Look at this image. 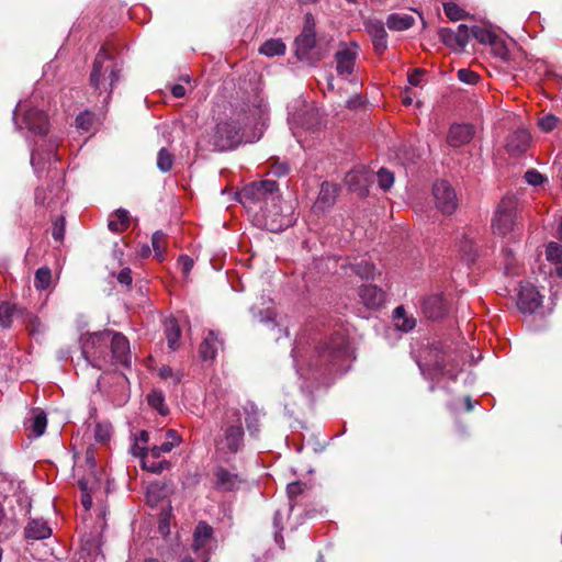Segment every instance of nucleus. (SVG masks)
Here are the masks:
<instances>
[{
	"label": "nucleus",
	"mask_w": 562,
	"mask_h": 562,
	"mask_svg": "<svg viewBox=\"0 0 562 562\" xmlns=\"http://www.w3.org/2000/svg\"><path fill=\"white\" fill-rule=\"evenodd\" d=\"M238 200L252 215L254 224L270 232H281L294 221L292 203L282 200L273 180L251 182L238 193Z\"/></svg>",
	"instance_id": "nucleus-1"
},
{
	"label": "nucleus",
	"mask_w": 562,
	"mask_h": 562,
	"mask_svg": "<svg viewBox=\"0 0 562 562\" xmlns=\"http://www.w3.org/2000/svg\"><path fill=\"white\" fill-rule=\"evenodd\" d=\"M263 110L260 105L245 102H229L223 115L217 119L212 135V144L218 150L235 148L241 142H251L247 128L256 124Z\"/></svg>",
	"instance_id": "nucleus-2"
},
{
	"label": "nucleus",
	"mask_w": 562,
	"mask_h": 562,
	"mask_svg": "<svg viewBox=\"0 0 562 562\" xmlns=\"http://www.w3.org/2000/svg\"><path fill=\"white\" fill-rule=\"evenodd\" d=\"M23 123L29 132L40 136V140L35 143L31 153V164L36 173L59 160L57 149L59 139L56 137L47 138L48 119L47 115L36 109L29 108L23 115Z\"/></svg>",
	"instance_id": "nucleus-3"
},
{
	"label": "nucleus",
	"mask_w": 562,
	"mask_h": 562,
	"mask_svg": "<svg viewBox=\"0 0 562 562\" xmlns=\"http://www.w3.org/2000/svg\"><path fill=\"white\" fill-rule=\"evenodd\" d=\"M353 359L347 336L342 329L324 338L316 347V353L310 363L311 370H324L328 373H342Z\"/></svg>",
	"instance_id": "nucleus-4"
},
{
	"label": "nucleus",
	"mask_w": 562,
	"mask_h": 562,
	"mask_svg": "<svg viewBox=\"0 0 562 562\" xmlns=\"http://www.w3.org/2000/svg\"><path fill=\"white\" fill-rule=\"evenodd\" d=\"M244 428L239 409H227L221 426L216 448L223 453H237L244 447Z\"/></svg>",
	"instance_id": "nucleus-5"
},
{
	"label": "nucleus",
	"mask_w": 562,
	"mask_h": 562,
	"mask_svg": "<svg viewBox=\"0 0 562 562\" xmlns=\"http://www.w3.org/2000/svg\"><path fill=\"white\" fill-rule=\"evenodd\" d=\"M120 69L104 48L97 54L90 74V83L100 94L106 92L110 98L113 87L119 81Z\"/></svg>",
	"instance_id": "nucleus-6"
},
{
	"label": "nucleus",
	"mask_w": 562,
	"mask_h": 562,
	"mask_svg": "<svg viewBox=\"0 0 562 562\" xmlns=\"http://www.w3.org/2000/svg\"><path fill=\"white\" fill-rule=\"evenodd\" d=\"M418 367L424 375L435 376L438 374L456 379L460 370L458 355L445 350L441 344L435 345L428 353L426 362H419Z\"/></svg>",
	"instance_id": "nucleus-7"
},
{
	"label": "nucleus",
	"mask_w": 562,
	"mask_h": 562,
	"mask_svg": "<svg viewBox=\"0 0 562 562\" xmlns=\"http://www.w3.org/2000/svg\"><path fill=\"white\" fill-rule=\"evenodd\" d=\"M110 330L90 334L82 338V355L93 368L104 369L110 364Z\"/></svg>",
	"instance_id": "nucleus-8"
},
{
	"label": "nucleus",
	"mask_w": 562,
	"mask_h": 562,
	"mask_svg": "<svg viewBox=\"0 0 562 562\" xmlns=\"http://www.w3.org/2000/svg\"><path fill=\"white\" fill-rule=\"evenodd\" d=\"M13 318L21 319L29 331L34 335L42 331L41 322L33 313L15 304L3 302L0 304V326L9 328Z\"/></svg>",
	"instance_id": "nucleus-9"
},
{
	"label": "nucleus",
	"mask_w": 562,
	"mask_h": 562,
	"mask_svg": "<svg viewBox=\"0 0 562 562\" xmlns=\"http://www.w3.org/2000/svg\"><path fill=\"white\" fill-rule=\"evenodd\" d=\"M516 217V201L513 196L501 200L492 221L494 234L506 236L514 229Z\"/></svg>",
	"instance_id": "nucleus-10"
},
{
	"label": "nucleus",
	"mask_w": 562,
	"mask_h": 562,
	"mask_svg": "<svg viewBox=\"0 0 562 562\" xmlns=\"http://www.w3.org/2000/svg\"><path fill=\"white\" fill-rule=\"evenodd\" d=\"M110 364H121L123 367H131V348L127 338L116 331L110 330Z\"/></svg>",
	"instance_id": "nucleus-11"
},
{
	"label": "nucleus",
	"mask_w": 562,
	"mask_h": 562,
	"mask_svg": "<svg viewBox=\"0 0 562 562\" xmlns=\"http://www.w3.org/2000/svg\"><path fill=\"white\" fill-rule=\"evenodd\" d=\"M432 194L436 207L446 215L452 214L458 206V198L454 189L449 182L441 180L437 181L432 188Z\"/></svg>",
	"instance_id": "nucleus-12"
},
{
	"label": "nucleus",
	"mask_w": 562,
	"mask_h": 562,
	"mask_svg": "<svg viewBox=\"0 0 562 562\" xmlns=\"http://www.w3.org/2000/svg\"><path fill=\"white\" fill-rule=\"evenodd\" d=\"M315 37L314 22L311 14H307L306 24L302 33L295 40V52L300 59L311 58V53L316 42Z\"/></svg>",
	"instance_id": "nucleus-13"
},
{
	"label": "nucleus",
	"mask_w": 562,
	"mask_h": 562,
	"mask_svg": "<svg viewBox=\"0 0 562 562\" xmlns=\"http://www.w3.org/2000/svg\"><path fill=\"white\" fill-rule=\"evenodd\" d=\"M542 296L537 288L530 283H522L518 293L517 306L525 314H532L541 306Z\"/></svg>",
	"instance_id": "nucleus-14"
},
{
	"label": "nucleus",
	"mask_w": 562,
	"mask_h": 562,
	"mask_svg": "<svg viewBox=\"0 0 562 562\" xmlns=\"http://www.w3.org/2000/svg\"><path fill=\"white\" fill-rule=\"evenodd\" d=\"M288 122L293 135L297 137L295 128L303 127L306 130H316L321 123L319 113L314 108H307L305 111L294 112L292 109L289 112Z\"/></svg>",
	"instance_id": "nucleus-15"
},
{
	"label": "nucleus",
	"mask_w": 562,
	"mask_h": 562,
	"mask_svg": "<svg viewBox=\"0 0 562 562\" xmlns=\"http://www.w3.org/2000/svg\"><path fill=\"white\" fill-rule=\"evenodd\" d=\"M438 35L445 45L453 49H463L470 38L469 29L464 24H460L456 31L448 27L440 29Z\"/></svg>",
	"instance_id": "nucleus-16"
},
{
	"label": "nucleus",
	"mask_w": 562,
	"mask_h": 562,
	"mask_svg": "<svg viewBox=\"0 0 562 562\" xmlns=\"http://www.w3.org/2000/svg\"><path fill=\"white\" fill-rule=\"evenodd\" d=\"M213 539V528L204 522L200 521L193 532L192 549L195 553L202 558H207V549Z\"/></svg>",
	"instance_id": "nucleus-17"
},
{
	"label": "nucleus",
	"mask_w": 562,
	"mask_h": 562,
	"mask_svg": "<svg viewBox=\"0 0 562 562\" xmlns=\"http://www.w3.org/2000/svg\"><path fill=\"white\" fill-rule=\"evenodd\" d=\"M359 297L367 307L379 308L385 303L386 294L374 284H364L359 289Z\"/></svg>",
	"instance_id": "nucleus-18"
},
{
	"label": "nucleus",
	"mask_w": 562,
	"mask_h": 562,
	"mask_svg": "<svg viewBox=\"0 0 562 562\" xmlns=\"http://www.w3.org/2000/svg\"><path fill=\"white\" fill-rule=\"evenodd\" d=\"M52 536V528L42 518H31L24 527V537L27 540H44Z\"/></svg>",
	"instance_id": "nucleus-19"
},
{
	"label": "nucleus",
	"mask_w": 562,
	"mask_h": 562,
	"mask_svg": "<svg viewBox=\"0 0 562 562\" xmlns=\"http://www.w3.org/2000/svg\"><path fill=\"white\" fill-rule=\"evenodd\" d=\"M423 312L430 319H438L447 312V303L442 294H432L423 302Z\"/></svg>",
	"instance_id": "nucleus-20"
},
{
	"label": "nucleus",
	"mask_w": 562,
	"mask_h": 562,
	"mask_svg": "<svg viewBox=\"0 0 562 562\" xmlns=\"http://www.w3.org/2000/svg\"><path fill=\"white\" fill-rule=\"evenodd\" d=\"M357 53L355 49L344 47L335 54L336 70L339 76H349L352 74L356 64Z\"/></svg>",
	"instance_id": "nucleus-21"
},
{
	"label": "nucleus",
	"mask_w": 562,
	"mask_h": 562,
	"mask_svg": "<svg viewBox=\"0 0 562 562\" xmlns=\"http://www.w3.org/2000/svg\"><path fill=\"white\" fill-rule=\"evenodd\" d=\"M223 347V341L215 330H209L200 345V357L202 360H213L217 351Z\"/></svg>",
	"instance_id": "nucleus-22"
},
{
	"label": "nucleus",
	"mask_w": 562,
	"mask_h": 562,
	"mask_svg": "<svg viewBox=\"0 0 562 562\" xmlns=\"http://www.w3.org/2000/svg\"><path fill=\"white\" fill-rule=\"evenodd\" d=\"M530 144V134L526 130L515 131L507 139V151L513 156L522 155Z\"/></svg>",
	"instance_id": "nucleus-23"
},
{
	"label": "nucleus",
	"mask_w": 562,
	"mask_h": 562,
	"mask_svg": "<svg viewBox=\"0 0 562 562\" xmlns=\"http://www.w3.org/2000/svg\"><path fill=\"white\" fill-rule=\"evenodd\" d=\"M473 127L469 124H454L448 133V144L452 147H460L469 143L473 137Z\"/></svg>",
	"instance_id": "nucleus-24"
},
{
	"label": "nucleus",
	"mask_w": 562,
	"mask_h": 562,
	"mask_svg": "<svg viewBox=\"0 0 562 562\" xmlns=\"http://www.w3.org/2000/svg\"><path fill=\"white\" fill-rule=\"evenodd\" d=\"M367 31L372 40L375 53L383 54L387 48V33L384 24L380 21L370 22L367 25Z\"/></svg>",
	"instance_id": "nucleus-25"
},
{
	"label": "nucleus",
	"mask_w": 562,
	"mask_h": 562,
	"mask_svg": "<svg viewBox=\"0 0 562 562\" xmlns=\"http://www.w3.org/2000/svg\"><path fill=\"white\" fill-rule=\"evenodd\" d=\"M338 192L339 188L336 184L323 182L314 206L321 211L330 207L335 203Z\"/></svg>",
	"instance_id": "nucleus-26"
},
{
	"label": "nucleus",
	"mask_w": 562,
	"mask_h": 562,
	"mask_svg": "<svg viewBox=\"0 0 562 562\" xmlns=\"http://www.w3.org/2000/svg\"><path fill=\"white\" fill-rule=\"evenodd\" d=\"M215 476V485L218 490L222 491H234L238 487L239 479L235 473L229 472L228 470L220 467L214 472Z\"/></svg>",
	"instance_id": "nucleus-27"
},
{
	"label": "nucleus",
	"mask_w": 562,
	"mask_h": 562,
	"mask_svg": "<svg viewBox=\"0 0 562 562\" xmlns=\"http://www.w3.org/2000/svg\"><path fill=\"white\" fill-rule=\"evenodd\" d=\"M24 426L34 437L42 436L47 426L46 414L42 411H33L31 417L25 420Z\"/></svg>",
	"instance_id": "nucleus-28"
},
{
	"label": "nucleus",
	"mask_w": 562,
	"mask_h": 562,
	"mask_svg": "<svg viewBox=\"0 0 562 562\" xmlns=\"http://www.w3.org/2000/svg\"><path fill=\"white\" fill-rule=\"evenodd\" d=\"M245 423L250 436H257L259 432L260 411L254 403H247L244 408Z\"/></svg>",
	"instance_id": "nucleus-29"
},
{
	"label": "nucleus",
	"mask_w": 562,
	"mask_h": 562,
	"mask_svg": "<svg viewBox=\"0 0 562 562\" xmlns=\"http://www.w3.org/2000/svg\"><path fill=\"white\" fill-rule=\"evenodd\" d=\"M393 322L396 329L408 333L416 326V319L413 316L407 315L403 306H397L393 312Z\"/></svg>",
	"instance_id": "nucleus-30"
},
{
	"label": "nucleus",
	"mask_w": 562,
	"mask_h": 562,
	"mask_svg": "<svg viewBox=\"0 0 562 562\" xmlns=\"http://www.w3.org/2000/svg\"><path fill=\"white\" fill-rule=\"evenodd\" d=\"M165 335L169 349L171 351L177 350L180 345L181 329L175 318L165 322Z\"/></svg>",
	"instance_id": "nucleus-31"
},
{
	"label": "nucleus",
	"mask_w": 562,
	"mask_h": 562,
	"mask_svg": "<svg viewBox=\"0 0 562 562\" xmlns=\"http://www.w3.org/2000/svg\"><path fill=\"white\" fill-rule=\"evenodd\" d=\"M415 19L409 14L392 13L386 19V25L392 31H405L412 27Z\"/></svg>",
	"instance_id": "nucleus-32"
},
{
	"label": "nucleus",
	"mask_w": 562,
	"mask_h": 562,
	"mask_svg": "<svg viewBox=\"0 0 562 562\" xmlns=\"http://www.w3.org/2000/svg\"><path fill=\"white\" fill-rule=\"evenodd\" d=\"M130 213L124 209H119L109 220V229L113 233H121L128 227Z\"/></svg>",
	"instance_id": "nucleus-33"
},
{
	"label": "nucleus",
	"mask_w": 562,
	"mask_h": 562,
	"mask_svg": "<svg viewBox=\"0 0 562 562\" xmlns=\"http://www.w3.org/2000/svg\"><path fill=\"white\" fill-rule=\"evenodd\" d=\"M16 530L15 521L7 517L4 507L0 503V542L10 539Z\"/></svg>",
	"instance_id": "nucleus-34"
},
{
	"label": "nucleus",
	"mask_w": 562,
	"mask_h": 562,
	"mask_svg": "<svg viewBox=\"0 0 562 562\" xmlns=\"http://www.w3.org/2000/svg\"><path fill=\"white\" fill-rule=\"evenodd\" d=\"M142 467L151 473L160 474L164 470L169 469L170 462L160 460V458L154 459L148 452L147 456L143 457Z\"/></svg>",
	"instance_id": "nucleus-35"
},
{
	"label": "nucleus",
	"mask_w": 562,
	"mask_h": 562,
	"mask_svg": "<svg viewBox=\"0 0 562 562\" xmlns=\"http://www.w3.org/2000/svg\"><path fill=\"white\" fill-rule=\"evenodd\" d=\"M259 52L268 57L280 56L285 53V45L281 40H268L259 48Z\"/></svg>",
	"instance_id": "nucleus-36"
},
{
	"label": "nucleus",
	"mask_w": 562,
	"mask_h": 562,
	"mask_svg": "<svg viewBox=\"0 0 562 562\" xmlns=\"http://www.w3.org/2000/svg\"><path fill=\"white\" fill-rule=\"evenodd\" d=\"M148 405L156 409L160 415L165 416L168 414V407L165 404V396L161 391L153 390L147 395Z\"/></svg>",
	"instance_id": "nucleus-37"
},
{
	"label": "nucleus",
	"mask_w": 562,
	"mask_h": 562,
	"mask_svg": "<svg viewBox=\"0 0 562 562\" xmlns=\"http://www.w3.org/2000/svg\"><path fill=\"white\" fill-rule=\"evenodd\" d=\"M345 182L350 190L358 191L366 188L367 178L363 172L352 170L346 175Z\"/></svg>",
	"instance_id": "nucleus-38"
},
{
	"label": "nucleus",
	"mask_w": 562,
	"mask_h": 562,
	"mask_svg": "<svg viewBox=\"0 0 562 562\" xmlns=\"http://www.w3.org/2000/svg\"><path fill=\"white\" fill-rule=\"evenodd\" d=\"M93 434L97 442L105 445L112 437V425L109 422H100L95 425Z\"/></svg>",
	"instance_id": "nucleus-39"
},
{
	"label": "nucleus",
	"mask_w": 562,
	"mask_h": 562,
	"mask_svg": "<svg viewBox=\"0 0 562 562\" xmlns=\"http://www.w3.org/2000/svg\"><path fill=\"white\" fill-rule=\"evenodd\" d=\"M52 280V271L47 267H42L36 270L35 278H34V286L40 290H46Z\"/></svg>",
	"instance_id": "nucleus-40"
},
{
	"label": "nucleus",
	"mask_w": 562,
	"mask_h": 562,
	"mask_svg": "<svg viewBox=\"0 0 562 562\" xmlns=\"http://www.w3.org/2000/svg\"><path fill=\"white\" fill-rule=\"evenodd\" d=\"M353 271L361 279L373 280L375 278V266L367 260L356 263Z\"/></svg>",
	"instance_id": "nucleus-41"
},
{
	"label": "nucleus",
	"mask_w": 562,
	"mask_h": 562,
	"mask_svg": "<svg viewBox=\"0 0 562 562\" xmlns=\"http://www.w3.org/2000/svg\"><path fill=\"white\" fill-rule=\"evenodd\" d=\"M471 33L482 44L496 45L497 36L490 30L481 26H473Z\"/></svg>",
	"instance_id": "nucleus-42"
},
{
	"label": "nucleus",
	"mask_w": 562,
	"mask_h": 562,
	"mask_svg": "<svg viewBox=\"0 0 562 562\" xmlns=\"http://www.w3.org/2000/svg\"><path fill=\"white\" fill-rule=\"evenodd\" d=\"M151 245L155 251V257L159 261H162L166 252L165 234L160 231L155 232L151 236Z\"/></svg>",
	"instance_id": "nucleus-43"
},
{
	"label": "nucleus",
	"mask_w": 562,
	"mask_h": 562,
	"mask_svg": "<svg viewBox=\"0 0 562 562\" xmlns=\"http://www.w3.org/2000/svg\"><path fill=\"white\" fill-rule=\"evenodd\" d=\"M173 166V155L167 149L161 148L157 155V167L161 172H168Z\"/></svg>",
	"instance_id": "nucleus-44"
},
{
	"label": "nucleus",
	"mask_w": 562,
	"mask_h": 562,
	"mask_svg": "<svg viewBox=\"0 0 562 562\" xmlns=\"http://www.w3.org/2000/svg\"><path fill=\"white\" fill-rule=\"evenodd\" d=\"M443 11L451 21H459L465 18L467 13L453 2L443 3Z\"/></svg>",
	"instance_id": "nucleus-45"
},
{
	"label": "nucleus",
	"mask_w": 562,
	"mask_h": 562,
	"mask_svg": "<svg viewBox=\"0 0 562 562\" xmlns=\"http://www.w3.org/2000/svg\"><path fill=\"white\" fill-rule=\"evenodd\" d=\"M305 488H306V484L302 483L300 481L292 482V483L288 484L286 493H288V496L290 498V502H293V499L295 497H297L299 495L303 494ZM293 507H294L293 503H290L291 510L293 509Z\"/></svg>",
	"instance_id": "nucleus-46"
},
{
	"label": "nucleus",
	"mask_w": 562,
	"mask_h": 562,
	"mask_svg": "<svg viewBox=\"0 0 562 562\" xmlns=\"http://www.w3.org/2000/svg\"><path fill=\"white\" fill-rule=\"evenodd\" d=\"M378 182L381 189L384 191L389 190L394 183V176L391 171L385 168H381L378 171Z\"/></svg>",
	"instance_id": "nucleus-47"
},
{
	"label": "nucleus",
	"mask_w": 562,
	"mask_h": 562,
	"mask_svg": "<svg viewBox=\"0 0 562 562\" xmlns=\"http://www.w3.org/2000/svg\"><path fill=\"white\" fill-rule=\"evenodd\" d=\"M546 256L549 261L560 262L562 260V246L554 241L549 243L546 249Z\"/></svg>",
	"instance_id": "nucleus-48"
},
{
	"label": "nucleus",
	"mask_w": 562,
	"mask_h": 562,
	"mask_svg": "<svg viewBox=\"0 0 562 562\" xmlns=\"http://www.w3.org/2000/svg\"><path fill=\"white\" fill-rule=\"evenodd\" d=\"M282 520H283V515L280 510H277L274 513V516H273V527L276 529L274 531V540L281 547L283 548V544H284V540H283V537L281 535V531H282Z\"/></svg>",
	"instance_id": "nucleus-49"
},
{
	"label": "nucleus",
	"mask_w": 562,
	"mask_h": 562,
	"mask_svg": "<svg viewBox=\"0 0 562 562\" xmlns=\"http://www.w3.org/2000/svg\"><path fill=\"white\" fill-rule=\"evenodd\" d=\"M290 167L285 161L274 160L269 165V173L276 177H284L289 173Z\"/></svg>",
	"instance_id": "nucleus-50"
},
{
	"label": "nucleus",
	"mask_w": 562,
	"mask_h": 562,
	"mask_svg": "<svg viewBox=\"0 0 562 562\" xmlns=\"http://www.w3.org/2000/svg\"><path fill=\"white\" fill-rule=\"evenodd\" d=\"M524 178L527 181V183L533 187L540 186L547 180V178L536 169L527 170L525 172Z\"/></svg>",
	"instance_id": "nucleus-51"
},
{
	"label": "nucleus",
	"mask_w": 562,
	"mask_h": 562,
	"mask_svg": "<svg viewBox=\"0 0 562 562\" xmlns=\"http://www.w3.org/2000/svg\"><path fill=\"white\" fill-rule=\"evenodd\" d=\"M558 122L559 119L557 116L552 114H547L539 120L538 125L542 132L549 133L553 128H555Z\"/></svg>",
	"instance_id": "nucleus-52"
},
{
	"label": "nucleus",
	"mask_w": 562,
	"mask_h": 562,
	"mask_svg": "<svg viewBox=\"0 0 562 562\" xmlns=\"http://www.w3.org/2000/svg\"><path fill=\"white\" fill-rule=\"evenodd\" d=\"M159 376L162 380H171L175 384L181 381L182 374L180 372H175L169 366H162L159 369Z\"/></svg>",
	"instance_id": "nucleus-53"
},
{
	"label": "nucleus",
	"mask_w": 562,
	"mask_h": 562,
	"mask_svg": "<svg viewBox=\"0 0 562 562\" xmlns=\"http://www.w3.org/2000/svg\"><path fill=\"white\" fill-rule=\"evenodd\" d=\"M251 314L261 323H271L274 326V315L270 310L266 312L256 307L250 308Z\"/></svg>",
	"instance_id": "nucleus-54"
},
{
	"label": "nucleus",
	"mask_w": 562,
	"mask_h": 562,
	"mask_svg": "<svg viewBox=\"0 0 562 562\" xmlns=\"http://www.w3.org/2000/svg\"><path fill=\"white\" fill-rule=\"evenodd\" d=\"M93 115L90 112L80 113L76 117V125L78 128L89 131L92 125Z\"/></svg>",
	"instance_id": "nucleus-55"
},
{
	"label": "nucleus",
	"mask_w": 562,
	"mask_h": 562,
	"mask_svg": "<svg viewBox=\"0 0 562 562\" xmlns=\"http://www.w3.org/2000/svg\"><path fill=\"white\" fill-rule=\"evenodd\" d=\"M458 78L460 81L468 85H475L479 80V75L470 69H460L458 71Z\"/></svg>",
	"instance_id": "nucleus-56"
},
{
	"label": "nucleus",
	"mask_w": 562,
	"mask_h": 562,
	"mask_svg": "<svg viewBox=\"0 0 562 562\" xmlns=\"http://www.w3.org/2000/svg\"><path fill=\"white\" fill-rule=\"evenodd\" d=\"M79 486H80V490L82 492L81 504H82V506L85 507L86 510H89L91 508V506H92V497H91V494L88 491V484H87L86 481L80 480L79 481Z\"/></svg>",
	"instance_id": "nucleus-57"
},
{
	"label": "nucleus",
	"mask_w": 562,
	"mask_h": 562,
	"mask_svg": "<svg viewBox=\"0 0 562 562\" xmlns=\"http://www.w3.org/2000/svg\"><path fill=\"white\" fill-rule=\"evenodd\" d=\"M181 440V436L175 429H168L165 434V442L170 446L171 450L179 446Z\"/></svg>",
	"instance_id": "nucleus-58"
},
{
	"label": "nucleus",
	"mask_w": 562,
	"mask_h": 562,
	"mask_svg": "<svg viewBox=\"0 0 562 562\" xmlns=\"http://www.w3.org/2000/svg\"><path fill=\"white\" fill-rule=\"evenodd\" d=\"M65 234V220L64 217H58L53 226L52 235L55 240H61Z\"/></svg>",
	"instance_id": "nucleus-59"
},
{
	"label": "nucleus",
	"mask_w": 562,
	"mask_h": 562,
	"mask_svg": "<svg viewBox=\"0 0 562 562\" xmlns=\"http://www.w3.org/2000/svg\"><path fill=\"white\" fill-rule=\"evenodd\" d=\"M171 451V448L169 445H167L165 441L160 445L153 446L148 452L154 459H159L162 453H168Z\"/></svg>",
	"instance_id": "nucleus-60"
},
{
	"label": "nucleus",
	"mask_w": 562,
	"mask_h": 562,
	"mask_svg": "<svg viewBox=\"0 0 562 562\" xmlns=\"http://www.w3.org/2000/svg\"><path fill=\"white\" fill-rule=\"evenodd\" d=\"M116 280L120 284L130 286L132 284L133 278H132V271L130 268L122 269L117 276Z\"/></svg>",
	"instance_id": "nucleus-61"
},
{
	"label": "nucleus",
	"mask_w": 562,
	"mask_h": 562,
	"mask_svg": "<svg viewBox=\"0 0 562 562\" xmlns=\"http://www.w3.org/2000/svg\"><path fill=\"white\" fill-rule=\"evenodd\" d=\"M178 265L180 266L182 273L188 276L193 268V260L189 256L182 255L178 259Z\"/></svg>",
	"instance_id": "nucleus-62"
},
{
	"label": "nucleus",
	"mask_w": 562,
	"mask_h": 562,
	"mask_svg": "<svg viewBox=\"0 0 562 562\" xmlns=\"http://www.w3.org/2000/svg\"><path fill=\"white\" fill-rule=\"evenodd\" d=\"M425 75V70L422 69V68H416L414 69L409 75H408V82L412 85V86H420L422 85V81H423V76Z\"/></svg>",
	"instance_id": "nucleus-63"
},
{
	"label": "nucleus",
	"mask_w": 562,
	"mask_h": 562,
	"mask_svg": "<svg viewBox=\"0 0 562 562\" xmlns=\"http://www.w3.org/2000/svg\"><path fill=\"white\" fill-rule=\"evenodd\" d=\"M148 450L149 449H147L146 446H143V445L136 442V441L134 442V445L131 448V452L133 453V456L139 457L140 460H143L144 456H147Z\"/></svg>",
	"instance_id": "nucleus-64"
}]
</instances>
